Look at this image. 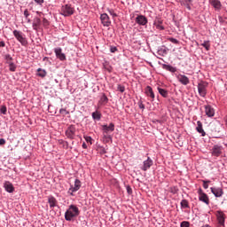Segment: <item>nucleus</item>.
<instances>
[{
  "mask_svg": "<svg viewBox=\"0 0 227 227\" xmlns=\"http://www.w3.org/2000/svg\"><path fill=\"white\" fill-rule=\"evenodd\" d=\"M79 214H81L79 207L75 205H70L65 213V219L66 221H71L74 217H77Z\"/></svg>",
  "mask_w": 227,
  "mask_h": 227,
  "instance_id": "obj_1",
  "label": "nucleus"
},
{
  "mask_svg": "<svg viewBox=\"0 0 227 227\" xmlns=\"http://www.w3.org/2000/svg\"><path fill=\"white\" fill-rule=\"evenodd\" d=\"M13 35H14L15 38L18 40V42H20V43H21V45L23 47L27 46V39H26V37H24V35H22V32H20L19 30H14Z\"/></svg>",
  "mask_w": 227,
  "mask_h": 227,
  "instance_id": "obj_2",
  "label": "nucleus"
},
{
  "mask_svg": "<svg viewBox=\"0 0 227 227\" xmlns=\"http://www.w3.org/2000/svg\"><path fill=\"white\" fill-rule=\"evenodd\" d=\"M74 9L70 4H66L61 7V15H64V17H70L71 15H74Z\"/></svg>",
  "mask_w": 227,
  "mask_h": 227,
  "instance_id": "obj_3",
  "label": "nucleus"
},
{
  "mask_svg": "<svg viewBox=\"0 0 227 227\" xmlns=\"http://www.w3.org/2000/svg\"><path fill=\"white\" fill-rule=\"evenodd\" d=\"M207 88H208L207 82H200L198 84V91L200 97H207Z\"/></svg>",
  "mask_w": 227,
  "mask_h": 227,
  "instance_id": "obj_4",
  "label": "nucleus"
},
{
  "mask_svg": "<svg viewBox=\"0 0 227 227\" xmlns=\"http://www.w3.org/2000/svg\"><path fill=\"white\" fill-rule=\"evenodd\" d=\"M198 194L199 201H202V203H205L206 205H210V199L208 198V195L203 192V190H201V188L199 189Z\"/></svg>",
  "mask_w": 227,
  "mask_h": 227,
  "instance_id": "obj_5",
  "label": "nucleus"
},
{
  "mask_svg": "<svg viewBox=\"0 0 227 227\" xmlns=\"http://www.w3.org/2000/svg\"><path fill=\"white\" fill-rule=\"evenodd\" d=\"M102 131H103V135L105 139H107V134H109V132H114V123L111 122L109 124V126L107 125H103L102 126Z\"/></svg>",
  "mask_w": 227,
  "mask_h": 227,
  "instance_id": "obj_6",
  "label": "nucleus"
},
{
  "mask_svg": "<svg viewBox=\"0 0 227 227\" xmlns=\"http://www.w3.org/2000/svg\"><path fill=\"white\" fill-rule=\"evenodd\" d=\"M223 146L219 145H215L213 148L211 149V155L213 157H220V155H223Z\"/></svg>",
  "mask_w": 227,
  "mask_h": 227,
  "instance_id": "obj_7",
  "label": "nucleus"
},
{
  "mask_svg": "<svg viewBox=\"0 0 227 227\" xmlns=\"http://www.w3.org/2000/svg\"><path fill=\"white\" fill-rule=\"evenodd\" d=\"M215 216L218 221V224H220V226H224V223L226 221V215L224 212L218 210L215 212Z\"/></svg>",
  "mask_w": 227,
  "mask_h": 227,
  "instance_id": "obj_8",
  "label": "nucleus"
},
{
  "mask_svg": "<svg viewBox=\"0 0 227 227\" xmlns=\"http://www.w3.org/2000/svg\"><path fill=\"white\" fill-rule=\"evenodd\" d=\"M204 108L206 116H207V118H214L215 115V109H214L210 105L204 106Z\"/></svg>",
  "mask_w": 227,
  "mask_h": 227,
  "instance_id": "obj_9",
  "label": "nucleus"
},
{
  "mask_svg": "<svg viewBox=\"0 0 227 227\" xmlns=\"http://www.w3.org/2000/svg\"><path fill=\"white\" fill-rule=\"evenodd\" d=\"M101 24L105 26V27H109L111 26V19L107 13H103L100 15Z\"/></svg>",
  "mask_w": 227,
  "mask_h": 227,
  "instance_id": "obj_10",
  "label": "nucleus"
},
{
  "mask_svg": "<svg viewBox=\"0 0 227 227\" xmlns=\"http://www.w3.org/2000/svg\"><path fill=\"white\" fill-rule=\"evenodd\" d=\"M75 126L71 125L66 130V136L68 139H74L75 137Z\"/></svg>",
  "mask_w": 227,
  "mask_h": 227,
  "instance_id": "obj_11",
  "label": "nucleus"
},
{
  "mask_svg": "<svg viewBox=\"0 0 227 227\" xmlns=\"http://www.w3.org/2000/svg\"><path fill=\"white\" fill-rule=\"evenodd\" d=\"M54 52L56 58H58V59H59L60 61H65L67 59V55L63 53V50L61 48H55Z\"/></svg>",
  "mask_w": 227,
  "mask_h": 227,
  "instance_id": "obj_12",
  "label": "nucleus"
},
{
  "mask_svg": "<svg viewBox=\"0 0 227 227\" xmlns=\"http://www.w3.org/2000/svg\"><path fill=\"white\" fill-rule=\"evenodd\" d=\"M81 189V181L79 179H75L74 185L71 186L68 192H70L71 196H74V192H77Z\"/></svg>",
  "mask_w": 227,
  "mask_h": 227,
  "instance_id": "obj_13",
  "label": "nucleus"
},
{
  "mask_svg": "<svg viewBox=\"0 0 227 227\" xmlns=\"http://www.w3.org/2000/svg\"><path fill=\"white\" fill-rule=\"evenodd\" d=\"M135 22H137V24H138L139 26H146V24H148V19H146V17H145L144 15H138L135 19Z\"/></svg>",
  "mask_w": 227,
  "mask_h": 227,
  "instance_id": "obj_14",
  "label": "nucleus"
},
{
  "mask_svg": "<svg viewBox=\"0 0 227 227\" xmlns=\"http://www.w3.org/2000/svg\"><path fill=\"white\" fill-rule=\"evenodd\" d=\"M211 192L215 198H223V194H224L223 188L211 187Z\"/></svg>",
  "mask_w": 227,
  "mask_h": 227,
  "instance_id": "obj_15",
  "label": "nucleus"
},
{
  "mask_svg": "<svg viewBox=\"0 0 227 227\" xmlns=\"http://www.w3.org/2000/svg\"><path fill=\"white\" fill-rule=\"evenodd\" d=\"M152 166H153V160H152V159H150V157H148L147 160L144 161V165L141 168V169L143 171H148V169H150V168H152Z\"/></svg>",
  "mask_w": 227,
  "mask_h": 227,
  "instance_id": "obj_16",
  "label": "nucleus"
},
{
  "mask_svg": "<svg viewBox=\"0 0 227 227\" xmlns=\"http://www.w3.org/2000/svg\"><path fill=\"white\" fill-rule=\"evenodd\" d=\"M4 187L6 191V192L12 193V192H14V191H15V187H13V184L10 181H5L4 183Z\"/></svg>",
  "mask_w": 227,
  "mask_h": 227,
  "instance_id": "obj_17",
  "label": "nucleus"
},
{
  "mask_svg": "<svg viewBox=\"0 0 227 227\" xmlns=\"http://www.w3.org/2000/svg\"><path fill=\"white\" fill-rule=\"evenodd\" d=\"M196 130L197 132H199V134H201L202 137H205V136H207L205 129H203V123L200 122V121H197Z\"/></svg>",
  "mask_w": 227,
  "mask_h": 227,
  "instance_id": "obj_18",
  "label": "nucleus"
},
{
  "mask_svg": "<svg viewBox=\"0 0 227 227\" xmlns=\"http://www.w3.org/2000/svg\"><path fill=\"white\" fill-rule=\"evenodd\" d=\"M177 80L179 81V82H181V84H184V86H187V84H189L190 82L189 77L184 74L177 75Z\"/></svg>",
  "mask_w": 227,
  "mask_h": 227,
  "instance_id": "obj_19",
  "label": "nucleus"
},
{
  "mask_svg": "<svg viewBox=\"0 0 227 227\" xmlns=\"http://www.w3.org/2000/svg\"><path fill=\"white\" fill-rule=\"evenodd\" d=\"M145 95H147V97H150L152 100L155 99V94L153 93V90L150 86H147L145 88Z\"/></svg>",
  "mask_w": 227,
  "mask_h": 227,
  "instance_id": "obj_20",
  "label": "nucleus"
},
{
  "mask_svg": "<svg viewBox=\"0 0 227 227\" xmlns=\"http://www.w3.org/2000/svg\"><path fill=\"white\" fill-rule=\"evenodd\" d=\"M48 203H49L51 208H54V207H56V205H58V200L53 196H51L48 198Z\"/></svg>",
  "mask_w": 227,
  "mask_h": 227,
  "instance_id": "obj_21",
  "label": "nucleus"
},
{
  "mask_svg": "<svg viewBox=\"0 0 227 227\" xmlns=\"http://www.w3.org/2000/svg\"><path fill=\"white\" fill-rule=\"evenodd\" d=\"M42 24V20H40V18L36 17L34 19L33 21V29H35L36 31V29H38V27H40V25Z\"/></svg>",
  "mask_w": 227,
  "mask_h": 227,
  "instance_id": "obj_22",
  "label": "nucleus"
},
{
  "mask_svg": "<svg viewBox=\"0 0 227 227\" xmlns=\"http://www.w3.org/2000/svg\"><path fill=\"white\" fill-rule=\"evenodd\" d=\"M211 4L215 10H221L223 4H221V1L219 0H211Z\"/></svg>",
  "mask_w": 227,
  "mask_h": 227,
  "instance_id": "obj_23",
  "label": "nucleus"
},
{
  "mask_svg": "<svg viewBox=\"0 0 227 227\" xmlns=\"http://www.w3.org/2000/svg\"><path fill=\"white\" fill-rule=\"evenodd\" d=\"M107 102H109V98H107V96H106V94H103L98 102L99 106H106Z\"/></svg>",
  "mask_w": 227,
  "mask_h": 227,
  "instance_id": "obj_24",
  "label": "nucleus"
},
{
  "mask_svg": "<svg viewBox=\"0 0 227 227\" xmlns=\"http://www.w3.org/2000/svg\"><path fill=\"white\" fill-rule=\"evenodd\" d=\"M154 26L156 29H159V31H163L164 29V26H162V20H158L154 21Z\"/></svg>",
  "mask_w": 227,
  "mask_h": 227,
  "instance_id": "obj_25",
  "label": "nucleus"
},
{
  "mask_svg": "<svg viewBox=\"0 0 227 227\" xmlns=\"http://www.w3.org/2000/svg\"><path fill=\"white\" fill-rule=\"evenodd\" d=\"M164 70H168V72H172V74H175L176 72V67H173V66L170 65H163Z\"/></svg>",
  "mask_w": 227,
  "mask_h": 227,
  "instance_id": "obj_26",
  "label": "nucleus"
},
{
  "mask_svg": "<svg viewBox=\"0 0 227 227\" xmlns=\"http://www.w3.org/2000/svg\"><path fill=\"white\" fill-rule=\"evenodd\" d=\"M92 118H93V120H98V121H100V118H102V114H100V112H98V111L93 112Z\"/></svg>",
  "mask_w": 227,
  "mask_h": 227,
  "instance_id": "obj_27",
  "label": "nucleus"
},
{
  "mask_svg": "<svg viewBox=\"0 0 227 227\" xmlns=\"http://www.w3.org/2000/svg\"><path fill=\"white\" fill-rule=\"evenodd\" d=\"M37 75L39 77H45L47 75V71H45L44 69H42V68H38L37 69Z\"/></svg>",
  "mask_w": 227,
  "mask_h": 227,
  "instance_id": "obj_28",
  "label": "nucleus"
},
{
  "mask_svg": "<svg viewBox=\"0 0 227 227\" xmlns=\"http://www.w3.org/2000/svg\"><path fill=\"white\" fill-rule=\"evenodd\" d=\"M158 91H159L160 95H161V97H163L164 98H168V90H166L164 89L158 88Z\"/></svg>",
  "mask_w": 227,
  "mask_h": 227,
  "instance_id": "obj_29",
  "label": "nucleus"
},
{
  "mask_svg": "<svg viewBox=\"0 0 227 227\" xmlns=\"http://www.w3.org/2000/svg\"><path fill=\"white\" fill-rule=\"evenodd\" d=\"M201 45L206 49V51H210V41H204Z\"/></svg>",
  "mask_w": 227,
  "mask_h": 227,
  "instance_id": "obj_30",
  "label": "nucleus"
},
{
  "mask_svg": "<svg viewBox=\"0 0 227 227\" xmlns=\"http://www.w3.org/2000/svg\"><path fill=\"white\" fill-rule=\"evenodd\" d=\"M181 207L183 208H189V201H187V200H183L181 201Z\"/></svg>",
  "mask_w": 227,
  "mask_h": 227,
  "instance_id": "obj_31",
  "label": "nucleus"
},
{
  "mask_svg": "<svg viewBox=\"0 0 227 227\" xmlns=\"http://www.w3.org/2000/svg\"><path fill=\"white\" fill-rule=\"evenodd\" d=\"M4 59L6 60V62L8 64L12 63V61H13V58H12V55H10V54H6L4 56Z\"/></svg>",
  "mask_w": 227,
  "mask_h": 227,
  "instance_id": "obj_32",
  "label": "nucleus"
},
{
  "mask_svg": "<svg viewBox=\"0 0 227 227\" xmlns=\"http://www.w3.org/2000/svg\"><path fill=\"white\" fill-rule=\"evenodd\" d=\"M16 69H17V67H15V64H13V62L9 63V70L11 72H15Z\"/></svg>",
  "mask_w": 227,
  "mask_h": 227,
  "instance_id": "obj_33",
  "label": "nucleus"
},
{
  "mask_svg": "<svg viewBox=\"0 0 227 227\" xmlns=\"http://www.w3.org/2000/svg\"><path fill=\"white\" fill-rule=\"evenodd\" d=\"M168 42H171V43H175L176 45L180 43V42L178 40H176V38H173V37L168 38Z\"/></svg>",
  "mask_w": 227,
  "mask_h": 227,
  "instance_id": "obj_34",
  "label": "nucleus"
},
{
  "mask_svg": "<svg viewBox=\"0 0 227 227\" xmlns=\"http://www.w3.org/2000/svg\"><path fill=\"white\" fill-rule=\"evenodd\" d=\"M59 113H60L63 116H67V114H69L68 111H67V109H65V108H61V109L59 110Z\"/></svg>",
  "mask_w": 227,
  "mask_h": 227,
  "instance_id": "obj_35",
  "label": "nucleus"
},
{
  "mask_svg": "<svg viewBox=\"0 0 227 227\" xmlns=\"http://www.w3.org/2000/svg\"><path fill=\"white\" fill-rule=\"evenodd\" d=\"M6 111H8V109L6 108L5 106H3L0 108V113H2V114H6Z\"/></svg>",
  "mask_w": 227,
  "mask_h": 227,
  "instance_id": "obj_36",
  "label": "nucleus"
},
{
  "mask_svg": "<svg viewBox=\"0 0 227 227\" xmlns=\"http://www.w3.org/2000/svg\"><path fill=\"white\" fill-rule=\"evenodd\" d=\"M191 226V223L187 221H184L181 223V227H189Z\"/></svg>",
  "mask_w": 227,
  "mask_h": 227,
  "instance_id": "obj_37",
  "label": "nucleus"
},
{
  "mask_svg": "<svg viewBox=\"0 0 227 227\" xmlns=\"http://www.w3.org/2000/svg\"><path fill=\"white\" fill-rule=\"evenodd\" d=\"M117 90L121 91V93H123L125 91V86L118 85Z\"/></svg>",
  "mask_w": 227,
  "mask_h": 227,
  "instance_id": "obj_38",
  "label": "nucleus"
},
{
  "mask_svg": "<svg viewBox=\"0 0 227 227\" xmlns=\"http://www.w3.org/2000/svg\"><path fill=\"white\" fill-rule=\"evenodd\" d=\"M110 52H118V48L116 46H111L110 47Z\"/></svg>",
  "mask_w": 227,
  "mask_h": 227,
  "instance_id": "obj_39",
  "label": "nucleus"
},
{
  "mask_svg": "<svg viewBox=\"0 0 227 227\" xmlns=\"http://www.w3.org/2000/svg\"><path fill=\"white\" fill-rule=\"evenodd\" d=\"M208 184H210V181H203V187H204V189H207L208 188Z\"/></svg>",
  "mask_w": 227,
  "mask_h": 227,
  "instance_id": "obj_40",
  "label": "nucleus"
},
{
  "mask_svg": "<svg viewBox=\"0 0 227 227\" xmlns=\"http://www.w3.org/2000/svg\"><path fill=\"white\" fill-rule=\"evenodd\" d=\"M139 109H145V104H143V101L138 102Z\"/></svg>",
  "mask_w": 227,
  "mask_h": 227,
  "instance_id": "obj_41",
  "label": "nucleus"
},
{
  "mask_svg": "<svg viewBox=\"0 0 227 227\" xmlns=\"http://www.w3.org/2000/svg\"><path fill=\"white\" fill-rule=\"evenodd\" d=\"M6 145V140H4V138H0V146H3Z\"/></svg>",
  "mask_w": 227,
  "mask_h": 227,
  "instance_id": "obj_42",
  "label": "nucleus"
},
{
  "mask_svg": "<svg viewBox=\"0 0 227 227\" xmlns=\"http://www.w3.org/2000/svg\"><path fill=\"white\" fill-rule=\"evenodd\" d=\"M108 12L112 17H118V15L113 10H109Z\"/></svg>",
  "mask_w": 227,
  "mask_h": 227,
  "instance_id": "obj_43",
  "label": "nucleus"
},
{
  "mask_svg": "<svg viewBox=\"0 0 227 227\" xmlns=\"http://www.w3.org/2000/svg\"><path fill=\"white\" fill-rule=\"evenodd\" d=\"M43 26H49V20H47V19H43Z\"/></svg>",
  "mask_w": 227,
  "mask_h": 227,
  "instance_id": "obj_44",
  "label": "nucleus"
},
{
  "mask_svg": "<svg viewBox=\"0 0 227 227\" xmlns=\"http://www.w3.org/2000/svg\"><path fill=\"white\" fill-rule=\"evenodd\" d=\"M35 3L42 6V4H43V0H35Z\"/></svg>",
  "mask_w": 227,
  "mask_h": 227,
  "instance_id": "obj_45",
  "label": "nucleus"
},
{
  "mask_svg": "<svg viewBox=\"0 0 227 227\" xmlns=\"http://www.w3.org/2000/svg\"><path fill=\"white\" fill-rule=\"evenodd\" d=\"M85 140L87 143H90V145H91V141H92L91 137H85Z\"/></svg>",
  "mask_w": 227,
  "mask_h": 227,
  "instance_id": "obj_46",
  "label": "nucleus"
},
{
  "mask_svg": "<svg viewBox=\"0 0 227 227\" xmlns=\"http://www.w3.org/2000/svg\"><path fill=\"white\" fill-rule=\"evenodd\" d=\"M24 15H25L26 19H27V17H29V11H27V9H26L24 11Z\"/></svg>",
  "mask_w": 227,
  "mask_h": 227,
  "instance_id": "obj_47",
  "label": "nucleus"
},
{
  "mask_svg": "<svg viewBox=\"0 0 227 227\" xmlns=\"http://www.w3.org/2000/svg\"><path fill=\"white\" fill-rule=\"evenodd\" d=\"M127 192L128 194H132V188H130V186L127 187Z\"/></svg>",
  "mask_w": 227,
  "mask_h": 227,
  "instance_id": "obj_48",
  "label": "nucleus"
},
{
  "mask_svg": "<svg viewBox=\"0 0 227 227\" xmlns=\"http://www.w3.org/2000/svg\"><path fill=\"white\" fill-rule=\"evenodd\" d=\"M0 47H6L4 41H0Z\"/></svg>",
  "mask_w": 227,
  "mask_h": 227,
  "instance_id": "obj_49",
  "label": "nucleus"
},
{
  "mask_svg": "<svg viewBox=\"0 0 227 227\" xmlns=\"http://www.w3.org/2000/svg\"><path fill=\"white\" fill-rule=\"evenodd\" d=\"M186 4H189L190 3H192V0H184Z\"/></svg>",
  "mask_w": 227,
  "mask_h": 227,
  "instance_id": "obj_50",
  "label": "nucleus"
},
{
  "mask_svg": "<svg viewBox=\"0 0 227 227\" xmlns=\"http://www.w3.org/2000/svg\"><path fill=\"white\" fill-rule=\"evenodd\" d=\"M82 148H84V149L88 148V145H86V143L82 144Z\"/></svg>",
  "mask_w": 227,
  "mask_h": 227,
  "instance_id": "obj_51",
  "label": "nucleus"
},
{
  "mask_svg": "<svg viewBox=\"0 0 227 227\" xmlns=\"http://www.w3.org/2000/svg\"><path fill=\"white\" fill-rule=\"evenodd\" d=\"M188 9H189V10H191V7H190V6H188Z\"/></svg>",
  "mask_w": 227,
  "mask_h": 227,
  "instance_id": "obj_52",
  "label": "nucleus"
},
{
  "mask_svg": "<svg viewBox=\"0 0 227 227\" xmlns=\"http://www.w3.org/2000/svg\"><path fill=\"white\" fill-rule=\"evenodd\" d=\"M27 22H31V20H27Z\"/></svg>",
  "mask_w": 227,
  "mask_h": 227,
  "instance_id": "obj_53",
  "label": "nucleus"
},
{
  "mask_svg": "<svg viewBox=\"0 0 227 227\" xmlns=\"http://www.w3.org/2000/svg\"><path fill=\"white\" fill-rule=\"evenodd\" d=\"M225 90H227V85H226V87H225Z\"/></svg>",
  "mask_w": 227,
  "mask_h": 227,
  "instance_id": "obj_54",
  "label": "nucleus"
}]
</instances>
